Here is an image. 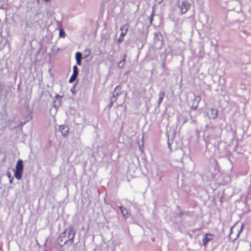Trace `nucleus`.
I'll use <instances>...</instances> for the list:
<instances>
[{"mask_svg":"<svg viewBox=\"0 0 251 251\" xmlns=\"http://www.w3.org/2000/svg\"><path fill=\"white\" fill-rule=\"evenodd\" d=\"M75 235V231L73 226H71L59 234L57 243L61 247L65 245H70L74 242Z\"/></svg>","mask_w":251,"mask_h":251,"instance_id":"obj_1","label":"nucleus"},{"mask_svg":"<svg viewBox=\"0 0 251 251\" xmlns=\"http://www.w3.org/2000/svg\"><path fill=\"white\" fill-rule=\"evenodd\" d=\"M23 161L22 160L19 159L17 162L16 169L14 171V176L18 180H20L22 178L23 173Z\"/></svg>","mask_w":251,"mask_h":251,"instance_id":"obj_2","label":"nucleus"},{"mask_svg":"<svg viewBox=\"0 0 251 251\" xmlns=\"http://www.w3.org/2000/svg\"><path fill=\"white\" fill-rule=\"evenodd\" d=\"M191 6L190 3L186 0L181 2H177V6L179 10V13L181 15L186 13Z\"/></svg>","mask_w":251,"mask_h":251,"instance_id":"obj_3","label":"nucleus"},{"mask_svg":"<svg viewBox=\"0 0 251 251\" xmlns=\"http://www.w3.org/2000/svg\"><path fill=\"white\" fill-rule=\"evenodd\" d=\"M122 92L121 86H117L115 88L114 92L113 95V98H114L115 99V100H113L112 99L111 100V102H110V104L109 105L110 107L112 106L114 101L117 102L118 97L120 95H121L122 94Z\"/></svg>","mask_w":251,"mask_h":251,"instance_id":"obj_4","label":"nucleus"},{"mask_svg":"<svg viewBox=\"0 0 251 251\" xmlns=\"http://www.w3.org/2000/svg\"><path fill=\"white\" fill-rule=\"evenodd\" d=\"M128 28V25L127 24L120 27V30L121 31V33L118 39L119 42H121L124 40V37L127 33Z\"/></svg>","mask_w":251,"mask_h":251,"instance_id":"obj_5","label":"nucleus"},{"mask_svg":"<svg viewBox=\"0 0 251 251\" xmlns=\"http://www.w3.org/2000/svg\"><path fill=\"white\" fill-rule=\"evenodd\" d=\"M214 238V235L209 233H206L204 235V237L202 239V242L204 246L205 247L207 246V243L208 242L211 241Z\"/></svg>","mask_w":251,"mask_h":251,"instance_id":"obj_6","label":"nucleus"},{"mask_svg":"<svg viewBox=\"0 0 251 251\" xmlns=\"http://www.w3.org/2000/svg\"><path fill=\"white\" fill-rule=\"evenodd\" d=\"M59 130L63 136H67L69 133V127L65 125H61L59 127Z\"/></svg>","mask_w":251,"mask_h":251,"instance_id":"obj_7","label":"nucleus"},{"mask_svg":"<svg viewBox=\"0 0 251 251\" xmlns=\"http://www.w3.org/2000/svg\"><path fill=\"white\" fill-rule=\"evenodd\" d=\"M210 115L212 119H216L218 116V111L216 109L212 108L210 110Z\"/></svg>","mask_w":251,"mask_h":251,"instance_id":"obj_8","label":"nucleus"},{"mask_svg":"<svg viewBox=\"0 0 251 251\" xmlns=\"http://www.w3.org/2000/svg\"><path fill=\"white\" fill-rule=\"evenodd\" d=\"M120 208L121 210L123 216L126 219L128 218L129 217L128 210L125 208H123L122 206H120Z\"/></svg>","mask_w":251,"mask_h":251,"instance_id":"obj_9","label":"nucleus"},{"mask_svg":"<svg viewBox=\"0 0 251 251\" xmlns=\"http://www.w3.org/2000/svg\"><path fill=\"white\" fill-rule=\"evenodd\" d=\"M81 53L80 52H77L75 54V59L76 60V63L78 65H80L81 64Z\"/></svg>","mask_w":251,"mask_h":251,"instance_id":"obj_10","label":"nucleus"},{"mask_svg":"<svg viewBox=\"0 0 251 251\" xmlns=\"http://www.w3.org/2000/svg\"><path fill=\"white\" fill-rule=\"evenodd\" d=\"M126 56V55H125L123 59L118 63V66L119 68H122L124 66L125 64Z\"/></svg>","mask_w":251,"mask_h":251,"instance_id":"obj_11","label":"nucleus"},{"mask_svg":"<svg viewBox=\"0 0 251 251\" xmlns=\"http://www.w3.org/2000/svg\"><path fill=\"white\" fill-rule=\"evenodd\" d=\"M164 96H165L164 92H160L159 94V100H158V103L159 104H160L162 102V100L164 99Z\"/></svg>","mask_w":251,"mask_h":251,"instance_id":"obj_12","label":"nucleus"},{"mask_svg":"<svg viewBox=\"0 0 251 251\" xmlns=\"http://www.w3.org/2000/svg\"><path fill=\"white\" fill-rule=\"evenodd\" d=\"M77 76V75L73 74L72 75L71 77H70V78L69 79V82L70 83H72L76 79Z\"/></svg>","mask_w":251,"mask_h":251,"instance_id":"obj_13","label":"nucleus"},{"mask_svg":"<svg viewBox=\"0 0 251 251\" xmlns=\"http://www.w3.org/2000/svg\"><path fill=\"white\" fill-rule=\"evenodd\" d=\"M76 75H78V67L76 65H75L73 67V74Z\"/></svg>","mask_w":251,"mask_h":251,"instance_id":"obj_14","label":"nucleus"},{"mask_svg":"<svg viewBox=\"0 0 251 251\" xmlns=\"http://www.w3.org/2000/svg\"><path fill=\"white\" fill-rule=\"evenodd\" d=\"M6 175H7V176H8V177L9 178L10 182L11 183L13 180V177L11 176V173L7 172Z\"/></svg>","mask_w":251,"mask_h":251,"instance_id":"obj_15","label":"nucleus"},{"mask_svg":"<svg viewBox=\"0 0 251 251\" xmlns=\"http://www.w3.org/2000/svg\"><path fill=\"white\" fill-rule=\"evenodd\" d=\"M65 36V33L64 31H63V30L60 29L59 31V36L60 37L64 38Z\"/></svg>","mask_w":251,"mask_h":251,"instance_id":"obj_16","label":"nucleus"},{"mask_svg":"<svg viewBox=\"0 0 251 251\" xmlns=\"http://www.w3.org/2000/svg\"><path fill=\"white\" fill-rule=\"evenodd\" d=\"M235 226H232L230 229V236H231V235L233 234V230Z\"/></svg>","mask_w":251,"mask_h":251,"instance_id":"obj_17","label":"nucleus"},{"mask_svg":"<svg viewBox=\"0 0 251 251\" xmlns=\"http://www.w3.org/2000/svg\"><path fill=\"white\" fill-rule=\"evenodd\" d=\"M123 102H124V101H121V102H117V104H118V105H121L123 104Z\"/></svg>","mask_w":251,"mask_h":251,"instance_id":"obj_18","label":"nucleus"},{"mask_svg":"<svg viewBox=\"0 0 251 251\" xmlns=\"http://www.w3.org/2000/svg\"><path fill=\"white\" fill-rule=\"evenodd\" d=\"M153 16V14H152L151 17V23L152 21Z\"/></svg>","mask_w":251,"mask_h":251,"instance_id":"obj_19","label":"nucleus"},{"mask_svg":"<svg viewBox=\"0 0 251 251\" xmlns=\"http://www.w3.org/2000/svg\"><path fill=\"white\" fill-rule=\"evenodd\" d=\"M46 2H49L50 0H44Z\"/></svg>","mask_w":251,"mask_h":251,"instance_id":"obj_20","label":"nucleus"},{"mask_svg":"<svg viewBox=\"0 0 251 251\" xmlns=\"http://www.w3.org/2000/svg\"><path fill=\"white\" fill-rule=\"evenodd\" d=\"M169 148L171 150V147L170 144H169Z\"/></svg>","mask_w":251,"mask_h":251,"instance_id":"obj_21","label":"nucleus"},{"mask_svg":"<svg viewBox=\"0 0 251 251\" xmlns=\"http://www.w3.org/2000/svg\"><path fill=\"white\" fill-rule=\"evenodd\" d=\"M198 98H199V101H200L201 100V98H200V97H199Z\"/></svg>","mask_w":251,"mask_h":251,"instance_id":"obj_22","label":"nucleus"}]
</instances>
